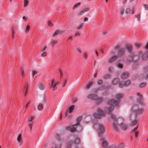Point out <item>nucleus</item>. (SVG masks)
<instances>
[{
  "label": "nucleus",
  "instance_id": "obj_11",
  "mask_svg": "<svg viewBox=\"0 0 148 148\" xmlns=\"http://www.w3.org/2000/svg\"><path fill=\"white\" fill-rule=\"evenodd\" d=\"M49 85L50 87L52 88L53 91H54L57 88L56 85L55 84L54 79H53L52 80L51 82V84H49Z\"/></svg>",
  "mask_w": 148,
  "mask_h": 148
},
{
  "label": "nucleus",
  "instance_id": "obj_28",
  "mask_svg": "<svg viewBox=\"0 0 148 148\" xmlns=\"http://www.w3.org/2000/svg\"><path fill=\"white\" fill-rule=\"evenodd\" d=\"M58 43V41L56 40H53L52 41L51 44L52 46V47H53L54 45H56Z\"/></svg>",
  "mask_w": 148,
  "mask_h": 148
},
{
  "label": "nucleus",
  "instance_id": "obj_43",
  "mask_svg": "<svg viewBox=\"0 0 148 148\" xmlns=\"http://www.w3.org/2000/svg\"><path fill=\"white\" fill-rule=\"evenodd\" d=\"M84 25V24L83 23H82L80 24V25L78 27H77V29H80L83 27V26Z\"/></svg>",
  "mask_w": 148,
  "mask_h": 148
},
{
  "label": "nucleus",
  "instance_id": "obj_39",
  "mask_svg": "<svg viewBox=\"0 0 148 148\" xmlns=\"http://www.w3.org/2000/svg\"><path fill=\"white\" fill-rule=\"evenodd\" d=\"M21 73L22 77H25L24 72L23 68L21 69Z\"/></svg>",
  "mask_w": 148,
  "mask_h": 148
},
{
  "label": "nucleus",
  "instance_id": "obj_61",
  "mask_svg": "<svg viewBox=\"0 0 148 148\" xmlns=\"http://www.w3.org/2000/svg\"><path fill=\"white\" fill-rule=\"evenodd\" d=\"M48 143H45V144L44 145H43V147L45 148H46L47 147V146H48Z\"/></svg>",
  "mask_w": 148,
  "mask_h": 148
},
{
  "label": "nucleus",
  "instance_id": "obj_35",
  "mask_svg": "<svg viewBox=\"0 0 148 148\" xmlns=\"http://www.w3.org/2000/svg\"><path fill=\"white\" fill-rule=\"evenodd\" d=\"M137 121L134 120L132 122L131 125L132 126H134L136 125H137Z\"/></svg>",
  "mask_w": 148,
  "mask_h": 148
},
{
  "label": "nucleus",
  "instance_id": "obj_38",
  "mask_svg": "<svg viewBox=\"0 0 148 148\" xmlns=\"http://www.w3.org/2000/svg\"><path fill=\"white\" fill-rule=\"evenodd\" d=\"M110 77V75L109 74H106L103 76V78L105 79H108Z\"/></svg>",
  "mask_w": 148,
  "mask_h": 148
},
{
  "label": "nucleus",
  "instance_id": "obj_29",
  "mask_svg": "<svg viewBox=\"0 0 148 148\" xmlns=\"http://www.w3.org/2000/svg\"><path fill=\"white\" fill-rule=\"evenodd\" d=\"M120 126L122 127V129L124 130L126 129L127 127V126L126 125L124 124L123 123L122 124H121V125H120Z\"/></svg>",
  "mask_w": 148,
  "mask_h": 148
},
{
  "label": "nucleus",
  "instance_id": "obj_26",
  "mask_svg": "<svg viewBox=\"0 0 148 148\" xmlns=\"http://www.w3.org/2000/svg\"><path fill=\"white\" fill-rule=\"evenodd\" d=\"M92 84L93 83L92 82H90L88 83L86 85V89H89L90 87L92 85Z\"/></svg>",
  "mask_w": 148,
  "mask_h": 148
},
{
  "label": "nucleus",
  "instance_id": "obj_34",
  "mask_svg": "<svg viewBox=\"0 0 148 148\" xmlns=\"http://www.w3.org/2000/svg\"><path fill=\"white\" fill-rule=\"evenodd\" d=\"M24 7H26L28 5V3L29 2V1L28 0H24Z\"/></svg>",
  "mask_w": 148,
  "mask_h": 148
},
{
  "label": "nucleus",
  "instance_id": "obj_21",
  "mask_svg": "<svg viewBox=\"0 0 148 148\" xmlns=\"http://www.w3.org/2000/svg\"><path fill=\"white\" fill-rule=\"evenodd\" d=\"M138 127V126L137 125V126L135 127L134 129H133L132 131V132L135 136L136 138L137 137L138 135V132H136V130L137 129Z\"/></svg>",
  "mask_w": 148,
  "mask_h": 148
},
{
  "label": "nucleus",
  "instance_id": "obj_52",
  "mask_svg": "<svg viewBox=\"0 0 148 148\" xmlns=\"http://www.w3.org/2000/svg\"><path fill=\"white\" fill-rule=\"evenodd\" d=\"M136 94L139 97L140 99H141L142 98V95L141 94V93H137Z\"/></svg>",
  "mask_w": 148,
  "mask_h": 148
},
{
  "label": "nucleus",
  "instance_id": "obj_45",
  "mask_svg": "<svg viewBox=\"0 0 148 148\" xmlns=\"http://www.w3.org/2000/svg\"><path fill=\"white\" fill-rule=\"evenodd\" d=\"M76 49L80 53H82V51L81 49L79 47H77Z\"/></svg>",
  "mask_w": 148,
  "mask_h": 148
},
{
  "label": "nucleus",
  "instance_id": "obj_6",
  "mask_svg": "<svg viewBox=\"0 0 148 148\" xmlns=\"http://www.w3.org/2000/svg\"><path fill=\"white\" fill-rule=\"evenodd\" d=\"M98 113H96L94 114V117L96 119H101L102 117L105 116L104 112L100 109H98L97 110Z\"/></svg>",
  "mask_w": 148,
  "mask_h": 148
},
{
  "label": "nucleus",
  "instance_id": "obj_27",
  "mask_svg": "<svg viewBox=\"0 0 148 148\" xmlns=\"http://www.w3.org/2000/svg\"><path fill=\"white\" fill-rule=\"evenodd\" d=\"M81 3H77L75 4L73 8V9L74 10L77 8L78 7L80 6Z\"/></svg>",
  "mask_w": 148,
  "mask_h": 148
},
{
  "label": "nucleus",
  "instance_id": "obj_56",
  "mask_svg": "<svg viewBox=\"0 0 148 148\" xmlns=\"http://www.w3.org/2000/svg\"><path fill=\"white\" fill-rule=\"evenodd\" d=\"M29 128L30 130V131H31L32 130V124L31 123L29 124Z\"/></svg>",
  "mask_w": 148,
  "mask_h": 148
},
{
  "label": "nucleus",
  "instance_id": "obj_36",
  "mask_svg": "<svg viewBox=\"0 0 148 148\" xmlns=\"http://www.w3.org/2000/svg\"><path fill=\"white\" fill-rule=\"evenodd\" d=\"M83 118L82 116H80L78 117L77 119V123H79L82 119Z\"/></svg>",
  "mask_w": 148,
  "mask_h": 148
},
{
  "label": "nucleus",
  "instance_id": "obj_44",
  "mask_svg": "<svg viewBox=\"0 0 148 148\" xmlns=\"http://www.w3.org/2000/svg\"><path fill=\"white\" fill-rule=\"evenodd\" d=\"M29 28H30V26L29 25H27V27H26V29H25V32H27L29 31Z\"/></svg>",
  "mask_w": 148,
  "mask_h": 148
},
{
  "label": "nucleus",
  "instance_id": "obj_24",
  "mask_svg": "<svg viewBox=\"0 0 148 148\" xmlns=\"http://www.w3.org/2000/svg\"><path fill=\"white\" fill-rule=\"evenodd\" d=\"M75 108V106L74 105H72L69 108L68 112L69 113H71L72 112L73 110Z\"/></svg>",
  "mask_w": 148,
  "mask_h": 148
},
{
  "label": "nucleus",
  "instance_id": "obj_1",
  "mask_svg": "<svg viewBox=\"0 0 148 148\" xmlns=\"http://www.w3.org/2000/svg\"><path fill=\"white\" fill-rule=\"evenodd\" d=\"M94 126L96 130L99 131L98 135L101 138L100 140L103 141L101 144L102 146L104 148H106L107 147L108 144L105 141V138L103 137V134L104 133V130L103 126L99 123H96L94 124Z\"/></svg>",
  "mask_w": 148,
  "mask_h": 148
},
{
  "label": "nucleus",
  "instance_id": "obj_3",
  "mask_svg": "<svg viewBox=\"0 0 148 148\" xmlns=\"http://www.w3.org/2000/svg\"><path fill=\"white\" fill-rule=\"evenodd\" d=\"M120 102H107V107L105 108V110L106 113L111 114L113 110L114 105L116 107H118Z\"/></svg>",
  "mask_w": 148,
  "mask_h": 148
},
{
  "label": "nucleus",
  "instance_id": "obj_47",
  "mask_svg": "<svg viewBox=\"0 0 148 148\" xmlns=\"http://www.w3.org/2000/svg\"><path fill=\"white\" fill-rule=\"evenodd\" d=\"M66 82H67V80H65L62 83V87H64L65 86V84H66Z\"/></svg>",
  "mask_w": 148,
  "mask_h": 148
},
{
  "label": "nucleus",
  "instance_id": "obj_16",
  "mask_svg": "<svg viewBox=\"0 0 148 148\" xmlns=\"http://www.w3.org/2000/svg\"><path fill=\"white\" fill-rule=\"evenodd\" d=\"M129 77V73L127 72L123 73L121 75V77L122 79H125Z\"/></svg>",
  "mask_w": 148,
  "mask_h": 148
},
{
  "label": "nucleus",
  "instance_id": "obj_48",
  "mask_svg": "<svg viewBox=\"0 0 148 148\" xmlns=\"http://www.w3.org/2000/svg\"><path fill=\"white\" fill-rule=\"evenodd\" d=\"M37 72L35 71H32V78H33L34 76L37 73Z\"/></svg>",
  "mask_w": 148,
  "mask_h": 148
},
{
  "label": "nucleus",
  "instance_id": "obj_25",
  "mask_svg": "<svg viewBox=\"0 0 148 148\" xmlns=\"http://www.w3.org/2000/svg\"><path fill=\"white\" fill-rule=\"evenodd\" d=\"M29 88V85L28 83H26L24 86V90L25 91H28Z\"/></svg>",
  "mask_w": 148,
  "mask_h": 148
},
{
  "label": "nucleus",
  "instance_id": "obj_8",
  "mask_svg": "<svg viewBox=\"0 0 148 148\" xmlns=\"http://www.w3.org/2000/svg\"><path fill=\"white\" fill-rule=\"evenodd\" d=\"M142 51H140L138 53V56H135L134 54H132L130 56V60L132 61H136L138 60L139 58L142 54Z\"/></svg>",
  "mask_w": 148,
  "mask_h": 148
},
{
  "label": "nucleus",
  "instance_id": "obj_19",
  "mask_svg": "<svg viewBox=\"0 0 148 148\" xmlns=\"http://www.w3.org/2000/svg\"><path fill=\"white\" fill-rule=\"evenodd\" d=\"M62 147V142L58 140V141L56 143L55 147L54 148L52 147V148H61Z\"/></svg>",
  "mask_w": 148,
  "mask_h": 148
},
{
  "label": "nucleus",
  "instance_id": "obj_51",
  "mask_svg": "<svg viewBox=\"0 0 148 148\" xmlns=\"http://www.w3.org/2000/svg\"><path fill=\"white\" fill-rule=\"evenodd\" d=\"M47 53L46 52H44L42 54L41 56H47Z\"/></svg>",
  "mask_w": 148,
  "mask_h": 148
},
{
  "label": "nucleus",
  "instance_id": "obj_4",
  "mask_svg": "<svg viewBox=\"0 0 148 148\" xmlns=\"http://www.w3.org/2000/svg\"><path fill=\"white\" fill-rule=\"evenodd\" d=\"M143 102H138V104H134L132 107L131 110L132 112L136 113V114H139L143 113V109L140 108L139 106V105H141V103Z\"/></svg>",
  "mask_w": 148,
  "mask_h": 148
},
{
  "label": "nucleus",
  "instance_id": "obj_33",
  "mask_svg": "<svg viewBox=\"0 0 148 148\" xmlns=\"http://www.w3.org/2000/svg\"><path fill=\"white\" fill-rule=\"evenodd\" d=\"M135 46L137 48H139L142 46V44L141 43H137L135 44Z\"/></svg>",
  "mask_w": 148,
  "mask_h": 148
},
{
  "label": "nucleus",
  "instance_id": "obj_46",
  "mask_svg": "<svg viewBox=\"0 0 148 148\" xmlns=\"http://www.w3.org/2000/svg\"><path fill=\"white\" fill-rule=\"evenodd\" d=\"M59 72L60 73V77L61 78L63 75V73L62 70L60 69H59Z\"/></svg>",
  "mask_w": 148,
  "mask_h": 148
},
{
  "label": "nucleus",
  "instance_id": "obj_13",
  "mask_svg": "<svg viewBox=\"0 0 148 148\" xmlns=\"http://www.w3.org/2000/svg\"><path fill=\"white\" fill-rule=\"evenodd\" d=\"M119 57L117 56H113L108 60V62L110 63H112L113 62L115 61Z\"/></svg>",
  "mask_w": 148,
  "mask_h": 148
},
{
  "label": "nucleus",
  "instance_id": "obj_49",
  "mask_svg": "<svg viewBox=\"0 0 148 148\" xmlns=\"http://www.w3.org/2000/svg\"><path fill=\"white\" fill-rule=\"evenodd\" d=\"M130 10L129 8H127L125 10V13H130Z\"/></svg>",
  "mask_w": 148,
  "mask_h": 148
},
{
  "label": "nucleus",
  "instance_id": "obj_60",
  "mask_svg": "<svg viewBox=\"0 0 148 148\" xmlns=\"http://www.w3.org/2000/svg\"><path fill=\"white\" fill-rule=\"evenodd\" d=\"M71 146L70 144L68 143L66 148H71Z\"/></svg>",
  "mask_w": 148,
  "mask_h": 148
},
{
  "label": "nucleus",
  "instance_id": "obj_55",
  "mask_svg": "<svg viewBox=\"0 0 148 148\" xmlns=\"http://www.w3.org/2000/svg\"><path fill=\"white\" fill-rule=\"evenodd\" d=\"M119 148H123V144H120L118 146Z\"/></svg>",
  "mask_w": 148,
  "mask_h": 148
},
{
  "label": "nucleus",
  "instance_id": "obj_22",
  "mask_svg": "<svg viewBox=\"0 0 148 148\" xmlns=\"http://www.w3.org/2000/svg\"><path fill=\"white\" fill-rule=\"evenodd\" d=\"M63 32V31H60L58 30H56L53 34V36L54 37L56 36L59 34H61Z\"/></svg>",
  "mask_w": 148,
  "mask_h": 148
},
{
  "label": "nucleus",
  "instance_id": "obj_17",
  "mask_svg": "<svg viewBox=\"0 0 148 148\" xmlns=\"http://www.w3.org/2000/svg\"><path fill=\"white\" fill-rule=\"evenodd\" d=\"M120 82L119 81V79L118 78H115L113 80L112 82V84L115 85H117L118 82L119 84Z\"/></svg>",
  "mask_w": 148,
  "mask_h": 148
},
{
  "label": "nucleus",
  "instance_id": "obj_64",
  "mask_svg": "<svg viewBox=\"0 0 148 148\" xmlns=\"http://www.w3.org/2000/svg\"><path fill=\"white\" fill-rule=\"evenodd\" d=\"M73 102H76L77 101V98H73Z\"/></svg>",
  "mask_w": 148,
  "mask_h": 148
},
{
  "label": "nucleus",
  "instance_id": "obj_59",
  "mask_svg": "<svg viewBox=\"0 0 148 148\" xmlns=\"http://www.w3.org/2000/svg\"><path fill=\"white\" fill-rule=\"evenodd\" d=\"M144 78L146 79H148V73L145 75V76L144 77Z\"/></svg>",
  "mask_w": 148,
  "mask_h": 148
},
{
  "label": "nucleus",
  "instance_id": "obj_7",
  "mask_svg": "<svg viewBox=\"0 0 148 148\" xmlns=\"http://www.w3.org/2000/svg\"><path fill=\"white\" fill-rule=\"evenodd\" d=\"M87 98L88 99H92L94 100H96L97 99L98 100L99 102L102 101H103L102 98L101 97H98L95 94L89 95L87 96Z\"/></svg>",
  "mask_w": 148,
  "mask_h": 148
},
{
  "label": "nucleus",
  "instance_id": "obj_42",
  "mask_svg": "<svg viewBox=\"0 0 148 148\" xmlns=\"http://www.w3.org/2000/svg\"><path fill=\"white\" fill-rule=\"evenodd\" d=\"M103 83V81L101 79H99L98 80V84L99 85H101Z\"/></svg>",
  "mask_w": 148,
  "mask_h": 148
},
{
  "label": "nucleus",
  "instance_id": "obj_58",
  "mask_svg": "<svg viewBox=\"0 0 148 148\" xmlns=\"http://www.w3.org/2000/svg\"><path fill=\"white\" fill-rule=\"evenodd\" d=\"M145 72L148 71V66L145 67Z\"/></svg>",
  "mask_w": 148,
  "mask_h": 148
},
{
  "label": "nucleus",
  "instance_id": "obj_54",
  "mask_svg": "<svg viewBox=\"0 0 148 148\" xmlns=\"http://www.w3.org/2000/svg\"><path fill=\"white\" fill-rule=\"evenodd\" d=\"M144 7L145 8V10H148V5H144Z\"/></svg>",
  "mask_w": 148,
  "mask_h": 148
},
{
  "label": "nucleus",
  "instance_id": "obj_10",
  "mask_svg": "<svg viewBox=\"0 0 148 148\" xmlns=\"http://www.w3.org/2000/svg\"><path fill=\"white\" fill-rule=\"evenodd\" d=\"M80 142V140L79 138H75V140L74 142H73L72 140L70 141L69 143L70 144L71 146H72L73 144H75V148H78L77 145Z\"/></svg>",
  "mask_w": 148,
  "mask_h": 148
},
{
  "label": "nucleus",
  "instance_id": "obj_5",
  "mask_svg": "<svg viewBox=\"0 0 148 148\" xmlns=\"http://www.w3.org/2000/svg\"><path fill=\"white\" fill-rule=\"evenodd\" d=\"M66 130H68L71 132H73L75 131L80 132L82 130V128L79 124H77L76 125L72 127L70 126L67 127Z\"/></svg>",
  "mask_w": 148,
  "mask_h": 148
},
{
  "label": "nucleus",
  "instance_id": "obj_50",
  "mask_svg": "<svg viewBox=\"0 0 148 148\" xmlns=\"http://www.w3.org/2000/svg\"><path fill=\"white\" fill-rule=\"evenodd\" d=\"M47 48V47L46 45H44L43 47H42V51H45L46 50V49Z\"/></svg>",
  "mask_w": 148,
  "mask_h": 148
},
{
  "label": "nucleus",
  "instance_id": "obj_40",
  "mask_svg": "<svg viewBox=\"0 0 148 148\" xmlns=\"http://www.w3.org/2000/svg\"><path fill=\"white\" fill-rule=\"evenodd\" d=\"M147 54H144L142 57L143 59L144 60H146L147 58Z\"/></svg>",
  "mask_w": 148,
  "mask_h": 148
},
{
  "label": "nucleus",
  "instance_id": "obj_9",
  "mask_svg": "<svg viewBox=\"0 0 148 148\" xmlns=\"http://www.w3.org/2000/svg\"><path fill=\"white\" fill-rule=\"evenodd\" d=\"M131 83V81L130 80H127L123 82H120L119 83V86L120 88H122L125 86H127Z\"/></svg>",
  "mask_w": 148,
  "mask_h": 148
},
{
  "label": "nucleus",
  "instance_id": "obj_41",
  "mask_svg": "<svg viewBox=\"0 0 148 148\" xmlns=\"http://www.w3.org/2000/svg\"><path fill=\"white\" fill-rule=\"evenodd\" d=\"M125 9L123 8H122L120 10L121 14V15L123 14L124 12Z\"/></svg>",
  "mask_w": 148,
  "mask_h": 148
},
{
  "label": "nucleus",
  "instance_id": "obj_12",
  "mask_svg": "<svg viewBox=\"0 0 148 148\" xmlns=\"http://www.w3.org/2000/svg\"><path fill=\"white\" fill-rule=\"evenodd\" d=\"M138 114H136V113L132 112L130 113L129 116L130 120L131 121L134 120L136 118V115Z\"/></svg>",
  "mask_w": 148,
  "mask_h": 148
},
{
  "label": "nucleus",
  "instance_id": "obj_30",
  "mask_svg": "<svg viewBox=\"0 0 148 148\" xmlns=\"http://www.w3.org/2000/svg\"><path fill=\"white\" fill-rule=\"evenodd\" d=\"M83 56L84 58L85 59H87L88 57V53L87 52H84L83 54Z\"/></svg>",
  "mask_w": 148,
  "mask_h": 148
},
{
  "label": "nucleus",
  "instance_id": "obj_62",
  "mask_svg": "<svg viewBox=\"0 0 148 148\" xmlns=\"http://www.w3.org/2000/svg\"><path fill=\"white\" fill-rule=\"evenodd\" d=\"M80 33L79 32H77L76 33H75V36H79L80 35Z\"/></svg>",
  "mask_w": 148,
  "mask_h": 148
},
{
  "label": "nucleus",
  "instance_id": "obj_18",
  "mask_svg": "<svg viewBox=\"0 0 148 148\" xmlns=\"http://www.w3.org/2000/svg\"><path fill=\"white\" fill-rule=\"evenodd\" d=\"M124 95L121 93H118L115 96V97L116 99L118 100H119L121 99L122 98L123 96Z\"/></svg>",
  "mask_w": 148,
  "mask_h": 148
},
{
  "label": "nucleus",
  "instance_id": "obj_57",
  "mask_svg": "<svg viewBox=\"0 0 148 148\" xmlns=\"http://www.w3.org/2000/svg\"><path fill=\"white\" fill-rule=\"evenodd\" d=\"M84 12H85V11H84V10H83V11H81L80 12V14H79V16H81L82 15H83L84 14Z\"/></svg>",
  "mask_w": 148,
  "mask_h": 148
},
{
  "label": "nucleus",
  "instance_id": "obj_14",
  "mask_svg": "<svg viewBox=\"0 0 148 148\" xmlns=\"http://www.w3.org/2000/svg\"><path fill=\"white\" fill-rule=\"evenodd\" d=\"M125 49L122 48L120 50L118 51V56L119 57L122 56L125 53Z\"/></svg>",
  "mask_w": 148,
  "mask_h": 148
},
{
  "label": "nucleus",
  "instance_id": "obj_53",
  "mask_svg": "<svg viewBox=\"0 0 148 148\" xmlns=\"http://www.w3.org/2000/svg\"><path fill=\"white\" fill-rule=\"evenodd\" d=\"M34 117L32 116L29 119L28 121L29 122H31L32 120L34 119Z\"/></svg>",
  "mask_w": 148,
  "mask_h": 148
},
{
  "label": "nucleus",
  "instance_id": "obj_20",
  "mask_svg": "<svg viewBox=\"0 0 148 148\" xmlns=\"http://www.w3.org/2000/svg\"><path fill=\"white\" fill-rule=\"evenodd\" d=\"M38 86V88L41 90H44L45 88V85L41 83L39 84Z\"/></svg>",
  "mask_w": 148,
  "mask_h": 148
},
{
  "label": "nucleus",
  "instance_id": "obj_63",
  "mask_svg": "<svg viewBox=\"0 0 148 148\" xmlns=\"http://www.w3.org/2000/svg\"><path fill=\"white\" fill-rule=\"evenodd\" d=\"M90 9V8H87L85 9L84 10V11H85V12L88 11V10H89Z\"/></svg>",
  "mask_w": 148,
  "mask_h": 148
},
{
  "label": "nucleus",
  "instance_id": "obj_2",
  "mask_svg": "<svg viewBox=\"0 0 148 148\" xmlns=\"http://www.w3.org/2000/svg\"><path fill=\"white\" fill-rule=\"evenodd\" d=\"M111 118L114 121L112 123L113 129L115 131H117L119 130V125L120 126L123 123L124 120L121 117H119L117 119L115 116L114 115H112L111 116Z\"/></svg>",
  "mask_w": 148,
  "mask_h": 148
},
{
  "label": "nucleus",
  "instance_id": "obj_32",
  "mask_svg": "<svg viewBox=\"0 0 148 148\" xmlns=\"http://www.w3.org/2000/svg\"><path fill=\"white\" fill-rule=\"evenodd\" d=\"M43 105L41 103H40L38 106V109L39 110H41L43 109Z\"/></svg>",
  "mask_w": 148,
  "mask_h": 148
},
{
  "label": "nucleus",
  "instance_id": "obj_37",
  "mask_svg": "<svg viewBox=\"0 0 148 148\" xmlns=\"http://www.w3.org/2000/svg\"><path fill=\"white\" fill-rule=\"evenodd\" d=\"M146 83L145 82H143L141 83L139 86V87L140 88H142L144 86H146Z\"/></svg>",
  "mask_w": 148,
  "mask_h": 148
},
{
  "label": "nucleus",
  "instance_id": "obj_15",
  "mask_svg": "<svg viewBox=\"0 0 148 148\" xmlns=\"http://www.w3.org/2000/svg\"><path fill=\"white\" fill-rule=\"evenodd\" d=\"M17 140L18 142L19 146H21L22 145L23 143L21 138V134H19L18 136Z\"/></svg>",
  "mask_w": 148,
  "mask_h": 148
},
{
  "label": "nucleus",
  "instance_id": "obj_31",
  "mask_svg": "<svg viewBox=\"0 0 148 148\" xmlns=\"http://www.w3.org/2000/svg\"><path fill=\"white\" fill-rule=\"evenodd\" d=\"M117 66L119 68L122 69L123 67V65L122 63H119L117 64Z\"/></svg>",
  "mask_w": 148,
  "mask_h": 148
},
{
  "label": "nucleus",
  "instance_id": "obj_23",
  "mask_svg": "<svg viewBox=\"0 0 148 148\" xmlns=\"http://www.w3.org/2000/svg\"><path fill=\"white\" fill-rule=\"evenodd\" d=\"M132 48L133 46L130 45H127L126 46V48L127 50L129 52H130L132 51Z\"/></svg>",
  "mask_w": 148,
  "mask_h": 148
}]
</instances>
